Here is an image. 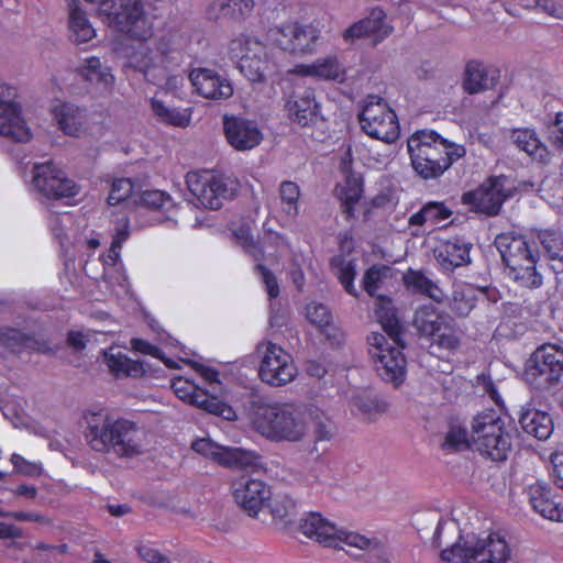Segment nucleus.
<instances>
[{
    "label": "nucleus",
    "mask_w": 563,
    "mask_h": 563,
    "mask_svg": "<svg viewBox=\"0 0 563 563\" xmlns=\"http://www.w3.org/2000/svg\"><path fill=\"white\" fill-rule=\"evenodd\" d=\"M505 183V177L488 178L475 190L463 194L462 202L475 212L496 216L499 213L505 200L509 197Z\"/></svg>",
    "instance_id": "obj_18"
},
{
    "label": "nucleus",
    "mask_w": 563,
    "mask_h": 563,
    "mask_svg": "<svg viewBox=\"0 0 563 563\" xmlns=\"http://www.w3.org/2000/svg\"><path fill=\"white\" fill-rule=\"evenodd\" d=\"M80 78L87 81L99 93H109L114 85V76L110 68L102 64L100 58L91 56L86 58L78 68Z\"/></svg>",
    "instance_id": "obj_29"
},
{
    "label": "nucleus",
    "mask_w": 563,
    "mask_h": 563,
    "mask_svg": "<svg viewBox=\"0 0 563 563\" xmlns=\"http://www.w3.org/2000/svg\"><path fill=\"white\" fill-rule=\"evenodd\" d=\"M186 184L201 206L212 210L220 209L223 200L233 198L239 189V184L234 178L208 172L188 173Z\"/></svg>",
    "instance_id": "obj_12"
},
{
    "label": "nucleus",
    "mask_w": 563,
    "mask_h": 563,
    "mask_svg": "<svg viewBox=\"0 0 563 563\" xmlns=\"http://www.w3.org/2000/svg\"><path fill=\"white\" fill-rule=\"evenodd\" d=\"M134 191V184L130 178H118L111 184L108 202L111 206L119 205Z\"/></svg>",
    "instance_id": "obj_53"
},
{
    "label": "nucleus",
    "mask_w": 563,
    "mask_h": 563,
    "mask_svg": "<svg viewBox=\"0 0 563 563\" xmlns=\"http://www.w3.org/2000/svg\"><path fill=\"white\" fill-rule=\"evenodd\" d=\"M412 325L419 336L430 343L431 349L452 351L460 345V338L452 318L440 312L432 305H426L416 310Z\"/></svg>",
    "instance_id": "obj_9"
},
{
    "label": "nucleus",
    "mask_w": 563,
    "mask_h": 563,
    "mask_svg": "<svg viewBox=\"0 0 563 563\" xmlns=\"http://www.w3.org/2000/svg\"><path fill=\"white\" fill-rule=\"evenodd\" d=\"M229 57L252 82L264 81L275 68L269 60L265 44L250 35L242 34L230 42Z\"/></svg>",
    "instance_id": "obj_10"
},
{
    "label": "nucleus",
    "mask_w": 563,
    "mask_h": 563,
    "mask_svg": "<svg viewBox=\"0 0 563 563\" xmlns=\"http://www.w3.org/2000/svg\"><path fill=\"white\" fill-rule=\"evenodd\" d=\"M527 495L530 505L543 518L563 522V506L555 501L551 488L543 481H536L528 485Z\"/></svg>",
    "instance_id": "obj_25"
},
{
    "label": "nucleus",
    "mask_w": 563,
    "mask_h": 563,
    "mask_svg": "<svg viewBox=\"0 0 563 563\" xmlns=\"http://www.w3.org/2000/svg\"><path fill=\"white\" fill-rule=\"evenodd\" d=\"M3 88L0 86V135L15 142H27L31 131L21 115V108L16 102L3 98Z\"/></svg>",
    "instance_id": "obj_24"
},
{
    "label": "nucleus",
    "mask_w": 563,
    "mask_h": 563,
    "mask_svg": "<svg viewBox=\"0 0 563 563\" xmlns=\"http://www.w3.org/2000/svg\"><path fill=\"white\" fill-rule=\"evenodd\" d=\"M404 284L408 290L427 296L437 302L444 299L442 289L422 272L409 269L404 274Z\"/></svg>",
    "instance_id": "obj_40"
},
{
    "label": "nucleus",
    "mask_w": 563,
    "mask_h": 563,
    "mask_svg": "<svg viewBox=\"0 0 563 563\" xmlns=\"http://www.w3.org/2000/svg\"><path fill=\"white\" fill-rule=\"evenodd\" d=\"M250 419L253 429L271 441L301 442L305 440L301 405L290 406L254 401Z\"/></svg>",
    "instance_id": "obj_5"
},
{
    "label": "nucleus",
    "mask_w": 563,
    "mask_h": 563,
    "mask_svg": "<svg viewBox=\"0 0 563 563\" xmlns=\"http://www.w3.org/2000/svg\"><path fill=\"white\" fill-rule=\"evenodd\" d=\"M495 85V76L490 75L487 67L478 62L471 60L466 64L463 79V88L470 93H478Z\"/></svg>",
    "instance_id": "obj_37"
},
{
    "label": "nucleus",
    "mask_w": 563,
    "mask_h": 563,
    "mask_svg": "<svg viewBox=\"0 0 563 563\" xmlns=\"http://www.w3.org/2000/svg\"><path fill=\"white\" fill-rule=\"evenodd\" d=\"M301 422L305 426V438L308 434L309 424L312 423L316 443L330 441L335 434V426L331 418L314 404L301 405Z\"/></svg>",
    "instance_id": "obj_27"
},
{
    "label": "nucleus",
    "mask_w": 563,
    "mask_h": 563,
    "mask_svg": "<svg viewBox=\"0 0 563 563\" xmlns=\"http://www.w3.org/2000/svg\"><path fill=\"white\" fill-rule=\"evenodd\" d=\"M256 269L261 274L262 282L265 284L268 296L271 298L278 297L279 287L275 275L262 264H257Z\"/></svg>",
    "instance_id": "obj_62"
},
{
    "label": "nucleus",
    "mask_w": 563,
    "mask_h": 563,
    "mask_svg": "<svg viewBox=\"0 0 563 563\" xmlns=\"http://www.w3.org/2000/svg\"><path fill=\"white\" fill-rule=\"evenodd\" d=\"M471 243L462 239H453L441 242L433 253L440 268L444 273H452L455 268L471 263Z\"/></svg>",
    "instance_id": "obj_26"
},
{
    "label": "nucleus",
    "mask_w": 563,
    "mask_h": 563,
    "mask_svg": "<svg viewBox=\"0 0 563 563\" xmlns=\"http://www.w3.org/2000/svg\"><path fill=\"white\" fill-rule=\"evenodd\" d=\"M69 9L70 38L76 43H86L96 36V30L76 0H66Z\"/></svg>",
    "instance_id": "obj_38"
},
{
    "label": "nucleus",
    "mask_w": 563,
    "mask_h": 563,
    "mask_svg": "<svg viewBox=\"0 0 563 563\" xmlns=\"http://www.w3.org/2000/svg\"><path fill=\"white\" fill-rule=\"evenodd\" d=\"M254 9V0H214L207 8L209 19L244 20Z\"/></svg>",
    "instance_id": "obj_36"
},
{
    "label": "nucleus",
    "mask_w": 563,
    "mask_h": 563,
    "mask_svg": "<svg viewBox=\"0 0 563 563\" xmlns=\"http://www.w3.org/2000/svg\"><path fill=\"white\" fill-rule=\"evenodd\" d=\"M189 80L195 91L206 99L220 101L229 99L233 95L231 81L216 69H192L189 74Z\"/></svg>",
    "instance_id": "obj_22"
},
{
    "label": "nucleus",
    "mask_w": 563,
    "mask_h": 563,
    "mask_svg": "<svg viewBox=\"0 0 563 563\" xmlns=\"http://www.w3.org/2000/svg\"><path fill=\"white\" fill-rule=\"evenodd\" d=\"M104 361L110 372L117 376L137 377L144 374L143 364L133 361L121 352L114 353L112 349L104 352Z\"/></svg>",
    "instance_id": "obj_43"
},
{
    "label": "nucleus",
    "mask_w": 563,
    "mask_h": 563,
    "mask_svg": "<svg viewBox=\"0 0 563 563\" xmlns=\"http://www.w3.org/2000/svg\"><path fill=\"white\" fill-rule=\"evenodd\" d=\"M33 186L47 199L75 197L79 186L54 162L37 163L33 167Z\"/></svg>",
    "instance_id": "obj_15"
},
{
    "label": "nucleus",
    "mask_w": 563,
    "mask_h": 563,
    "mask_svg": "<svg viewBox=\"0 0 563 563\" xmlns=\"http://www.w3.org/2000/svg\"><path fill=\"white\" fill-rule=\"evenodd\" d=\"M58 128L69 136L78 137L87 123V110L71 102H63L53 108Z\"/></svg>",
    "instance_id": "obj_28"
},
{
    "label": "nucleus",
    "mask_w": 563,
    "mask_h": 563,
    "mask_svg": "<svg viewBox=\"0 0 563 563\" xmlns=\"http://www.w3.org/2000/svg\"><path fill=\"white\" fill-rule=\"evenodd\" d=\"M223 132L227 142L240 152L255 148L263 140V134L255 121L238 115L223 117Z\"/></svg>",
    "instance_id": "obj_21"
},
{
    "label": "nucleus",
    "mask_w": 563,
    "mask_h": 563,
    "mask_svg": "<svg viewBox=\"0 0 563 563\" xmlns=\"http://www.w3.org/2000/svg\"><path fill=\"white\" fill-rule=\"evenodd\" d=\"M335 196L342 203V211L346 218L354 216V206L361 199L363 192V183L358 177L353 175L346 176L345 179L336 185Z\"/></svg>",
    "instance_id": "obj_41"
},
{
    "label": "nucleus",
    "mask_w": 563,
    "mask_h": 563,
    "mask_svg": "<svg viewBox=\"0 0 563 563\" xmlns=\"http://www.w3.org/2000/svg\"><path fill=\"white\" fill-rule=\"evenodd\" d=\"M352 405L357 409L363 419L372 421L385 413L389 407L388 402L377 395L360 394L353 397Z\"/></svg>",
    "instance_id": "obj_44"
},
{
    "label": "nucleus",
    "mask_w": 563,
    "mask_h": 563,
    "mask_svg": "<svg viewBox=\"0 0 563 563\" xmlns=\"http://www.w3.org/2000/svg\"><path fill=\"white\" fill-rule=\"evenodd\" d=\"M151 106L154 114L163 123L178 128H186L190 123L191 111L189 109L169 108L163 101L155 98L152 100Z\"/></svg>",
    "instance_id": "obj_45"
},
{
    "label": "nucleus",
    "mask_w": 563,
    "mask_h": 563,
    "mask_svg": "<svg viewBox=\"0 0 563 563\" xmlns=\"http://www.w3.org/2000/svg\"><path fill=\"white\" fill-rule=\"evenodd\" d=\"M432 544L442 548L444 563H506L511 559V549L499 532L462 534L457 521L450 519L439 520Z\"/></svg>",
    "instance_id": "obj_1"
},
{
    "label": "nucleus",
    "mask_w": 563,
    "mask_h": 563,
    "mask_svg": "<svg viewBox=\"0 0 563 563\" xmlns=\"http://www.w3.org/2000/svg\"><path fill=\"white\" fill-rule=\"evenodd\" d=\"M205 410L209 413L223 417L227 420H232L235 416L230 406L213 396L209 397Z\"/></svg>",
    "instance_id": "obj_58"
},
{
    "label": "nucleus",
    "mask_w": 563,
    "mask_h": 563,
    "mask_svg": "<svg viewBox=\"0 0 563 563\" xmlns=\"http://www.w3.org/2000/svg\"><path fill=\"white\" fill-rule=\"evenodd\" d=\"M550 476L558 488L563 490V456L554 455L551 459Z\"/></svg>",
    "instance_id": "obj_64"
},
{
    "label": "nucleus",
    "mask_w": 563,
    "mask_h": 563,
    "mask_svg": "<svg viewBox=\"0 0 563 563\" xmlns=\"http://www.w3.org/2000/svg\"><path fill=\"white\" fill-rule=\"evenodd\" d=\"M525 375L537 388L558 384L563 375V349L553 344L538 347L531 355Z\"/></svg>",
    "instance_id": "obj_13"
},
{
    "label": "nucleus",
    "mask_w": 563,
    "mask_h": 563,
    "mask_svg": "<svg viewBox=\"0 0 563 563\" xmlns=\"http://www.w3.org/2000/svg\"><path fill=\"white\" fill-rule=\"evenodd\" d=\"M261 355L258 375L264 383L272 386H283L297 375L292 357L282 346L267 341L257 345Z\"/></svg>",
    "instance_id": "obj_14"
},
{
    "label": "nucleus",
    "mask_w": 563,
    "mask_h": 563,
    "mask_svg": "<svg viewBox=\"0 0 563 563\" xmlns=\"http://www.w3.org/2000/svg\"><path fill=\"white\" fill-rule=\"evenodd\" d=\"M95 4L98 16L112 30L136 40H147L153 33L156 14L148 13L142 0H85Z\"/></svg>",
    "instance_id": "obj_6"
},
{
    "label": "nucleus",
    "mask_w": 563,
    "mask_h": 563,
    "mask_svg": "<svg viewBox=\"0 0 563 563\" xmlns=\"http://www.w3.org/2000/svg\"><path fill=\"white\" fill-rule=\"evenodd\" d=\"M130 66L143 74L145 80L153 85H162L167 76L165 68L154 63L148 48L136 52L130 59Z\"/></svg>",
    "instance_id": "obj_39"
},
{
    "label": "nucleus",
    "mask_w": 563,
    "mask_h": 563,
    "mask_svg": "<svg viewBox=\"0 0 563 563\" xmlns=\"http://www.w3.org/2000/svg\"><path fill=\"white\" fill-rule=\"evenodd\" d=\"M236 238L241 241V245L243 249L251 254L255 261H260L263 258V250L257 243V241L254 240V238L249 233V230L246 228H241L236 232Z\"/></svg>",
    "instance_id": "obj_56"
},
{
    "label": "nucleus",
    "mask_w": 563,
    "mask_h": 563,
    "mask_svg": "<svg viewBox=\"0 0 563 563\" xmlns=\"http://www.w3.org/2000/svg\"><path fill=\"white\" fill-rule=\"evenodd\" d=\"M0 343L12 351L31 350L38 353H49L52 349L49 343L43 338L29 335L14 328L0 329Z\"/></svg>",
    "instance_id": "obj_34"
},
{
    "label": "nucleus",
    "mask_w": 563,
    "mask_h": 563,
    "mask_svg": "<svg viewBox=\"0 0 563 563\" xmlns=\"http://www.w3.org/2000/svg\"><path fill=\"white\" fill-rule=\"evenodd\" d=\"M376 316L393 343L380 333H372L367 338L369 354L375 362L378 375L387 383L399 386L406 376V358L404 349L402 327L399 323L389 300L379 298Z\"/></svg>",
    "instance_id": "obj_3"
},
{
    "label": "nucleus",
    "mask_w": 563,
    "mask_h": 563,
    "mask_svg": "<svg viewBox=\"0 0 563 563\" xmlns=\"http://www.w3.org/2000/svg\"><path fill=\"white\" fill-rule=\"evenodd\" d=\"M386 14L380 8H374L368 16L361 20L366 27L368 36L374 37V43L377 44L391 34L394 27L385 22Z\"/></svg>",
    "instance_id": "obj_49"
},
{
    "label": "nucleus",
    "mask_w": 563,
    "mask_h": 563,
    "mask_svg": "<svg viewBox=\"0 0 563 563\" xmlns=\"http://www.w3.org/2000/svg\"><path fill=\"white\" fill-rule=\"evenodd\" d=\"M296 73L322 80L338 82L345 80V68L335 55L320 57L311 64L299 65L296 67Z\"/></svg>",
    "instance_id": "obj_30"
},
{
    "label": "nucleus",
    "mask_w": 563,
    "mask_h": 563,
    "mask_svg": "<svg viewBox=\"0 0 563 563\" xmlns=\"http://www.w3.org/2000/svg\"><path fill=\"white\" fill-rule=\"evenodd\" d=\"M476 302L477 290L471 285H459L453 290L450 308L459 317H466L475 308Z\"/></svg>",
    "instance_id": "obj_47"
},
{
    "label": "nucleus",
    "mask_w": 563,
    "mask_h": 563,
    "mask_svg": "<svg viewBox=\"0 0 563 563\" xmlns=\"http://www.w3.org/2000/svg\"><path fill=\"white\" fill-rule=\"evenodd\" d=\"M410 163L424 180L441 177L455 162L463 158V145L449 142L432 130L415 132L407 141Z\"/></svg>",
    "instance_id": "obj_4"
},
{
    "label": "nucleus",
    "mask_w": 563,
    "mask_h": 563,
    "mask_svg": "<svg viewBox=\"0 0 563 563\" xmlns=\"http://www.w3.org/2000/svg\"><path fill=\"white\" fill-rule=\"evenodd\" d=\"M139 558L145 563H165L168 559L150 543H140L136 547Z\"/></svg>",
    "instance_id": "obj_57"
},
{
    "label": "nucleus",
    "mask_w": 563,
    "mask_h": 563,
    "mask_svg": "<svg viewBox=\"0 0 563 563\" xmlns=\"http://www.w3.org/2000/svg\"><path fill=\"white\" fill-rule=\"evenodd\" d=\"M306 318L310 323L329 334L328 330L331 328L332 316L327 306L314 301L308 303L306 307Z\"/></svg>",
    "instance_id": "obj_51"
},
{
    "label": "nucleus",
    "mask_w": 563,
    "mask_h": 563,
    "mask_svg": "<svg viewBox=\"0 0 563 563\" xmlns=\"http://www.w3.org/2000/svg\"><path fill=\"white\" fill-rule=\"evenodd\" d=\"M495 245L508 271V276L527 288H537L542 276L537 272L538 252L528 240L515 232H504L496 236Z\"/></svg>",
    "instance_id": "obj_7"
},
{
    "label": "nucleus",
    "mask_w": 563,
    "mask_h": 563,
    "mask_svg": "<svg viewBox=\"0 0 563 563\" xmlns=\"http://www.w3.org/2000/svg\"><path fill=\"white\" fill-rule=\"evenodd\" d=\"M130 236V230H129V222L126 219H122L121 222H119L115 227V234L113 236L109 257L117 262L120 257V250L123 245V243L129 239Z\"/></svg>",
    "instance_id": "obj_55"
},
{
    "label": "nucleus",
    "mask_w": 563,
    "mask_h": 563,
    "mask_svg": "<svg viewBox=\"0 0 563 563\" xmlns=\"http://www.w3.org/2000/svg\"><path fill=\"white\" fill-rule=\"evenodd\" d=\"M358 119L362 130L373 139L393 143L399 137L398 118L382 97L367 96Z\"/></svg>",
    "instance_id": "obj_11"
},
{
    "label": "nucleus",
    "mask_w": 563,
    "mask_h": 563,
    "mask_svg": "<svg viewBox=\"0 0 563 563\" xmlns=\"http://www.w3.org/2000/svg\"><path fill=\"white\" fill-rule=\"evenodd\" d=\"M172 387H173L176 396L186 402L189 401V399L194 396V394L198 389L196 387V385H194L189 380L183 379L180 377L173 380Z\"/></svg>",
    "instance_id": "obj_61"
},
{
    "label": "nucleus",
    "mask_w": 563,
    "mask_h": 563,
    "mask_svg": "<svg viewBox=\"0 0 563 563\" xmlns=\"http://www.w3.org/2000/svg\"><path fill=\"white\" fill-rule=\"evenodd\" d=\"M299 530L307 538L317 541L325 548L342 550L355 560L365 555L377 559H389V548L377 537H368L357 531L338 528L335 523L319 512H309L299 521Z\"/></svg>",
    "instance_id": "obj_2"
},
{
    "label": "nucleus",
    "mask_w": 563,
    "mask_h": 563,
    "mask_svg": "<svg viewBox=\"0 0 563 563\" xmlns=\"http://www.w3.org/2000/svg\"><path fill=\"white\" fill-rule=\"evenodd\" d=\"M519 423L526 433L541 441L547 440L553 432L550 415L530 406L521 408Z\"/></svg>",
    "instance_id": "obj_33"
},
{
    "label": "nucleus",
    "mask_w": 563,
    "mask_h": 563,
    "mask_svg": "<svg viewBox=\"0 0 563 563\" xmlns=\"http://www.w3.org/2000/svg\"><path fill=\"white\" fill-rule=\"evenodd\" d=\"M466 448H468L466 429L460 426H451L442 443V449L453 452Z\"/></svg>",
    "instance_id": "obj_52"
},
{
    "label": "nucleus",
    "mask_w": 563,
    "mask_h": 563,
    "mask_svg": "<svg viewBox=\"0 0 563 563\" xmlns=\"http://www.w3.org/2000/svg\"><path fill=\"white\" fill-rule=\"evenodd\" d=\"M232 490L235 503L254 518H260L265 503L271 497V488L265 482L246 475L233 482Z\"/></svg>",
    "instance_id": "obj_19"
},
{
    "label": "nucleus",
    "mask_w": 563,
    "mask_h": 563,
    "mask_svg": "<svg viewBox=\"0 0 563 563\" xmlns=\"http://www.w3.org/2000/svg\"><path fill=\"white\" fill-rule=\"evenodd\" d=\"M331 269L338 277L346 292L356 296V289L353 282L356 276V264L353 260L347 258L345 255H335L331 260Z\"/></svg>",
    "instance_id": "obj_46"
},
{
    "label": "nucleus",
    "mask_w": 563,
    "mask_h": 563,
    "mask_svg": "<svg viewBox=\"0 0 563 563\" xmlns=\"http://www.w3.org/2000/svg\"><path fill=\"white\" fill-rule=\"evenodd\" d=\"M11 462L14 466V470L18 473L24 475H38L41 473V466L34 462L26 461L20 454L13 453L11 455Z\"/></svg>",
    "instance_id": "obj_59"
},
{
    "label": "nucleus",
    "mask_w": 563,
    "mask_h": 563,
    "mask_svg": "<svg viewBox=\"0 0 563 563\" xmlns=\"http://www.w3.org/2000/svg\"><path fill=\"white\" fill-rule=\"evenodd\" d=\"M264 508L268 509L273 523L278 529H287L292 525L298 512L297 503L287 494L271 495Z\"/></svg>",
    "instance_id": "obj_35"
},
{
    "label": "nucleus",
    "mask_w": 563,
    "mask_h": 563,
    "mask_svg": "<svg viewBox=\"0 0 563 563\" xmlns=\"http://www.w3.org/2000/svg\"><path fill=\"white\" fill-rule=\"evenodd\" d=\"M382 282V269L375 266L371 267L364 275L363 285L366 292L374 297L379 289Z\"/></svg>",
    "instance_id": "obj_60"
},
{
    "label": "nucleus",
    "mask_w": 563,
    "mask_h": 563,
    "mask_svg": "<svg viewBox=\"0 0 563 563\" xmlns=\"http://www.w3.org/2000/svg\"><path fill=\"white\" fill-rule=\"evenodd\" d=\"M509 137L519 151L527 153L532 159L543 164L549 163L550 152L534 129H512Z\"/></svg>",
    "instance_id": "obj_31"
},
{
    "label": "nucleus",
    "mask_w": 563,
    "mask_h": 563,
    "mask_svg": "<svg viewBox=\"0 0 563 563\" xmlns=\"http://www.w3.org/2000/svg\"><path fill=\"white\" fill-rule=\"evenodd\" d=\"M472 439L475 449L493 461H505L511 450V438L504 420L495 412L476 416L472 423Z\"/></svg>",
    "instance_id": "obj_8"
},
{
    "label": "nucleus",
    "mask_w": 563,
    "mask_h": 563,
    "mask_svg": "<svg viewBox=\"0 0 563 563\" xmlns=\"http://www.w3.org/2000/svg\"><path fill=\"white\" fill-rule=\"evenodd\" d=\"M145 431L134 421L119 418L110 454L120 459H131L143 453Z\"/></svg>",
    "instance_id": "obj_23"
},
{
    "label": "nucleus",
    "mask_w": 563,
    "mask_h": 563,
    "mask_svg": "<svg viewBox=\"0 0 563 563\" xmlns=\"http://www.w3.org/2000/svg\"><path fill=\"white\" fill-rule=\"evenodd\" d=\"M85 422V439L89 448L98 453L110 454L119 418L102 411L88 412Z\"/></svg>",
    "instance_id": "obj_20"
},
{
    "label": "nucleus",
    "mask_w": 563,
    "mask_h": 563,
    "mask_svg": "<svg viewBox=\"0 0 563 563\" xmlns=\"http://www.w3.org/2000/svg\"><path fill=\"white\" fill-rule=\"evenodd\" d=\"M292 121L301 126L308 125L318 113V104L312 89L306 88L294 93L286 103Z\"/></svg>",
    "instance_id": "obj_32"
},
{
    "label": "nucleus",
    "mask_w": 563,
    "mask_h": 563,
    "mask_svg": "<svg viewBox=\"0 0 563 563\" xmlns=\"http://www.w3.org/2000/svg\"><path fill=\"white\" fill-rule=\"evenodd\" d=\"M301 191L297 183L284 180L278 188L282 211L290 219L299 214V198Z\"/></svg>",
    "instance_id": "obj_48"
},
{
    "label": "nucleus",
    "mask_w": 563,
    "mask_h": 563,
    "mask_svg": "<svg viewBox=\"0 0 563 563\" xmlns=\"http://www.w3.org/2000/svg\"><path fill=\"white\" fill-rule=\"evenodd\" d=\"M186 43L187 40L181 33L168 31L158 38L156 48L162 55H167L173 51L184 47Z\"/></svg>",
    "instance_id": "obj_54"
},
{
    "label": "nucleus",
    "mask_w": 563,
    "mask_h": 563,
    "mask_svg": "<svg viewBox=\"0 0 563 563\" xmlns=\"http://www.w3.org/2000/svg\"><path fill=\"white\" fill-rule=\"evenodd\" d=\"M130 344L132 350L136 352L163 360V352L157 346L143 339L134 338L131 340Z\"/></svg>",
    "instance_id": "obj_63"
},
{
    "label": "nucleus",
    "mask_w": 563,
    "mask_h": 563,
    "mask_svg": "<svg viewBox=\"0 0 563 563\" xmlns=\"http://www.w3.org/2000/svg\"><path fill=\"white\" fill-rule=\"evenodd\" d=\"M538 239L543 246L549 260L563 262V233L559 231L545 230L538 234Z\"/></svg>",
    "instance_id": "obj_50"
},
{
    "label": "nucleus",
    "mask_w": 563,
    "mask_h": 563,
    "mask_svg": "<svg viewBox=\"0 0 563 563\" xmlns=\"http://www.w3.org/2000/svg\"><path fill=\"white\" fill-rule=\"evenodd\" d=\"M452 210L444 202L430 201L427 202L418 212L410 216L408 223L411 227H421L424 223L438 224L449 219Z\"/></svg>",
    "instance_id": "obj_42"
},
{
    "label": "nucleus",
    "mask_w": 563,
    "mask_h": 563,
    "mask_svg": "<svg viewBox=\"0 0 563 563\" xmlns=\"http://www.w3.org/2000/svg\"><path fill=\"white\" fill-rule=\"evenodd\" d=\"M269 35L283 51L303 55L316 51L320 31L311 24L289 22L271 29Z\"/></svg>",
    "instance_id": "obj_17"
},
{
    "label": "nucleus",
    "mask_w": 563,
    "mask_h": 563,
    "mask_svg": "<svg viewBox=\"0 0 563 563\" xmlns=\"http://www.w3.org/2000/svg\"><path fill=\"white\" fill-rule=\"evenodd\" d=\"M191 449L196 453L230 468H256L262 464L261 455L255 451L222 446L207 438L194 441Z\"/></svg>",
    "instance_id": "obj_16"
}]
</instances>
